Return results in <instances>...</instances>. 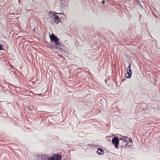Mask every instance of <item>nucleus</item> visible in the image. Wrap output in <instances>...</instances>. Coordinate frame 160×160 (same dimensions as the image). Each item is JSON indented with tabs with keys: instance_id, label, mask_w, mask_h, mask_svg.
I'll return each mask as SVG.
<instances>
[{
	"instance_id": "f257e3e1",
	"label": "nucleus",
	"mask_w": 160,
	"mask_h": 160,
	"mask_svg": "<svg viewBox=\"0 0 160 160\" xmlns=\"http://www.w3.org/2000/svg\"><path fill=\"white\" fill-rule=\"evenodd\" d=\"M49 38L50 39V48L58 49L62 52H67V48L62 42L60 41V39L55 34L52 33L50 35Z\"/></svg>"
},
{
	"instance_id": "f03ea898",
	"label": "nucleus",
	"mask_w": 160,
	"mask_h": 160,
	"mask_svg": "<svg viewBox=\"0 0 160 160\" xmlns=\"http://www.w3.org/2000/svg\"><path fill=\"white\" fill-rule=\"evenodd\" d=\"M49 38L50 39V48L58 49L62 52H67V48L62 42L60 41V39L55 34L52 33L50 35Z\"/></svg>"
},
{
	"instance_id": "7ed1b4c3",
	"label": "nucleus",
	"mask_w": 160,
	"mask_h": 160,
	"mask_svg": "<svg viewBox=\"0 0 160 160\" xmlns=\"http://www.w3.org/2000/svg\"><path fill=\"white\" fill-rule=\"evenodd\" d=\"M48 18L49 22L52 24H53L54 23L58 24L59 22H60L59 18L52 11L49 12Z\"/></svg>"
},
{
	"instance_id": "20e7f679",
	"label": "nucleus",
	"mask_w": 160,
	"mask_h": 160,
	"mask_svg": "<svg viewBox=\"0 0 160 160\" xmlns=\"http://www.w3.org/2000/svg\"><path fill=\"white\" fill-rule=\"evenodd\" d=\"M36 157V160H49V156L48 154H37Z\"/></svg>"
},
{
	"instance_id": "39448f33",
	"label": "nucleus",
	"mask_w": 160,
	"mask_h": 160,
	"mask_svg": "<svg viewBox=\"0 0 160 160\" xmlns=\"http://www.w3.org/2000/svg\"><path fill=\"white\" fill-rule=\"evenodd\" d=\"M112 142L115 147L116 149H118L120 143L118 138L117 137H114L112 139Z\"/></svg>"
},
{
	"instance_id": "423d86ee",
	"label": "nucleus",
	"mask_w": 160,
	"mask_h": 160,
	"mask_svg": "<svg viewBox=\"0 0 160 160\" xmlns=\"http://www.w3.org/2000/svg\"><path fill=\"white\" fill-rule=\"evenodd\" d=\"M129 142L127 140H123L122 142H120L119 143L120 148L122 149V148H125L128 147L131 148L132 145L129 144Z\"/></svg>"
},
{
	"instance_id": "0eeeda50",
	"label": "nucleus",
	"mask_w": 160,
	"mask_h": 160,
	"mask_svg": "<svg viewBox=\"0 0 160 160\" xmlns=\"http://www.w3.org/2000/svg\"><path fill=\"white\" fill-rule=\"evenodd\" d=\"M62 155L58 154H55L49 157V160H61L62 158Z\"/></svg>"
},
{
	"instance_id": "6e6552de",
	"label": "nucleus",
	"mask_w": 160,
	"mask_h": 160,
	"mask_svg": "<svg viewBox=\"0 0 160 160\" xmlns=\"http://www.w3.org/2000/svg\"><path fill=\"white\" fill-rule=\"evenodd\" d=\"M68 2L66 1H60L59 5L61 9H64L67 7Z\"/></svg>"
},
{
	"instance_id": "1a4fd4ad",
	"label": "nucleus",
	"mask_w": 160,
	"mask_h": 160,
	"mask_svg": "<svg viewBox=\"0 0 160 160\" xmlns=\"http://www.w3.org/2000/svg\"><path fill=\"white\" fill-rule=\"evenodd\" d=\"M97 152L98 154L100 155H102L104 154V150L103 149L98 148L97 151Z\"/></svg>"
},
{
	"instance_id": "9d476101",
	"label": "nucleus",
	"mask_w": 160,
	"mask_h": 160,
	"mask_svg": "<svg viewBox=\"0 0 160 160\" xmlns=\"http://www.w3.org/2000/svg\"><path fill=\"white\" fill-rule=\"evenodd\" d=\"M128 66L127 68V71H128L131 73H132V70L131 69V62H129L128 63Z\"/></svg>"
},
{
	"instance_id": "9b49d317",
	"label": "nucleus",
	"mask_w": 160,
	"mask_h": 160,
	"mask_svg": "<svg viewBox=\"0 0 160 160\" xmlns=\"http://www.w3.org/2000/svg\"><path fill=\"white\" fill-rule=\"evenodd\" d=\"M88 146H89V147L91 148L94 149L96 148H97L98 147V145H93V144H88Z\"/></svg>"
},
{
	"instance_id": "f8f14e48",
	"label": "nucleus",
	"mask_w": 160,
	"mask_h": 160,
	"mask_svg": "<svg viewBox=\"0 0 160 160\" xmlns=\"http://www.w3.org/2000/svg\"><path fill=\"white\" fill-rule=\"evenodd\" d=\"M79 104L81 105L84 108L85 106H87V103L85 102H84L82 101L80 102Z\"/></svg>"
},
{
	"instance_id": "ddd939ff",
	"label": "nucleus",
	"mask_w": 160,
	"mask_h": 160,
	"mask_svg": "<svg viewBox=\"0 0 160 160\" xmlns=\"http://www.w3.org/2000/svg\"><path fill=\"white\" fill-rule=\"evenodd\" d=\"M127 74L128 75V76H127L126 75V77L128 78H130L132 76V73H131L130 72H128V71H127Z\"/></svg>"
},
{
	"instance_id": "4468645a",
	"label": "nucleus",
	"mask_w": 160,
	"mask_h": 160,
	"mask_svg": "<svg viewBox=\"0 0 160 160\" xmlns=\"http://www.w3.org/2000/svg\"><path fill=\"white\" fill-rule=\"evenodd\" d=\"M25 110L27 111H32L33 110L32 108L31 107H27L25 108Z\"/></svg>"
},
{
	"instance_id": "2eb2a0df",
	"label": "nucleus",
	"mask_w": 160,
	"mask_h": 160,
	"mask_svg": "<svg viewBox=\"0 0 160 160\" xmlns=\"http://www.w3.org/2000/svg\"><path fill=\"white\" fill-rule=\"evenodd\" d=\"M57 13L58 14H59L62 15H63V16L62 17H61V18L63 19H64L66 18V16L65 14L63 12H62L61 13Z\"/></svg>"
},
{
	"instance_id": "dca6fc26",
	"label": "nucleus",
	"mask_w": 160,
	"mask_h": 160,
	"mask_svg": "<svg viewBox=\"0 0 160 160\" xmlns=\"http://www.w3.org/2000/svg\"><path fill=\"white\" fill-rule=\"evenodd\" d=\"M1 50H4L3 45L2 44H0V51Z\"/></svg>"
},
{
	"instance_id": "f3484780",
	"label": "nucleus",
	"mask_w": 160,
	"mask_h": 160,
	"mask_svg": "<svg viewBox=\"0 0 160 160\" xmlns=\"http://www.w3.org/2000/svg\"><path fill=\"white\" fill-rule=\"evenodd\" d=\"M128 142H129L130 143L132 144V140L131 138H129L128 139ZM131 145H132V144Z\"/></svg>"
},
{
	"instance_id": "a211bd4d",
	"label": "nucleus",
	"mask_w": 160,
	"mask_h": 160,
	"mask_svg": "<svg viewBox=\"0 0 160 160\" xmlns=\"http://www.w3.org/2000/svg\"><path fill=\"white\" fill-rule=\"evenodd\" d=\"M125 140L124 139H123V137L122 138H120L119 139V142H120H120H122L123 140Z\"/></svg>"
},
{
	"instance_id": "6ab92c4d",
	"label": "nucleus",
	"mask_w": 160,
	"mask_h": 160,
	"mask_svg": "<svg viewBox=\"0 0 160 160\" xmlns=\"http://www.w3.org/2000/svg\"><path fill=\"white\" fill-rule=\"evenodd\" d=\"M106 139L108 140V141H110V138L109 137H108V136H107V137H106Z\"/></svg>"
},
{
	"instance_id": "aec40b11",
	"label": "nucleus",
	"mask_w": 160,
	"mask_h": 160,
	"mask_svg": "<svg viewBox=\"0 0 160 160\" xmlns=\"http://www.w3.org/2000/svg\"><path fill=\"white\" fill-rule=\"evenodd\" d=\"M149 72H147L146 73V76L147 77V78H148V76L150 77V75L148 73Z\"/></svg>"
},
{
	"instance_id": "412c9836",
	"label": "nucleus",
	"mask_w": 160,
	"mask_h": 160,
	"mask_svg": "<svg viewBox=\"0 0 160 160\" xmlns=\"http://www.w3.org/2000/svg\"><path fill=\"white\" fill-rule=\"evenodd\" d=\"M138 1V3H137V4H139L140 5L141 8H143V7H142V5L141 4V3H140V2H139V1Z\"/></svg>"
},
{
	"instance_id": "4be33fe9",
	"label": "nucleus",
	"mask_w": 160,
	"mask_h": 160,
	"mask_svg": "<svg viewBox=\"0 0 160 160\" xmlns=\"http://www.w3.org/2000/svg\"><path fill=\"white\" fill-rule=\"evenodd\" d=\"M106 1H102V4L104 6V4L105 3Z\"/></svg>"
},
{
	"instance_id": "5701e85b",
	"label": "nucleus",
	"mask_w": 160,
	"mask_h": 160,
	"mask_svg": "<svg viewBox=\"0 0 160 160\" xmlns=\"http://www.w3.org/2000/svg\"><path fill=\"white\" fill-rule=\"evenodd\" d=\"M10 66L11 68L13 69H14V68L13 67V66L12 65L10 64Z\"/></svg>"
},
{
	"instance_id": "b1692460",
	"label": "nucleus",
	"mask_w": 160,
	"mask_h": 160,
	"mask_svg": "<svg viewBox=\"0 0 160 160\" xmlns=\"http://www.w3.org/2000/svg\"><path fill=\"white\" fill-rule=\"evenodd\" d=\"M123 138H125V139H127L128 138V137H126V136H124L123 137Z\"/></svg>"
},
{
	"instance_id": "393cba45",
	"label": "nucleus",
	"mask_w": 160,
	"mask_h": 160,
	"mask_svg": "<svg viewBox=\"0 0 160 160\" xmlns=\"http://www.w3.org/2000/svg\"><path fill=\"white\" fill-rule=\"evenodd\" d=\"M62 160H70L68 158H64Z\"/></svg>"
},
{
	"instance_id": "a878e982",
	"label": "nucleus",
	"mask_w": 160,
	"mask_h": 160,
	"mask_svg": "<svg viewBox=\"0 0 160 160\" xmlns=\"http://www.w3.org/2000/svg\"><path fill=\"white\" fill-rule=\"evenodd\" d=\"M2 37H3L5 39L6 38V37L3 35L2 36Z\"/></svg>"
},
{
	"instance_id": "bb28decb",
	"label": "nucleus",
	"mask_w": 160,
	"mask_h": 160,
	"mask_svg": "<svg viewBox=\"0 0 160 160\" xmlns=\"http://www.w3.org/2000/svg\"><path fill=\"white\" fill-rule=\"evenodd\" d=\"M108 137H110V138H112V136H108Z\"/></svg>"
},
{
	"instance_id": "cd10ccee",
	"label": "nucleus",
	"mask_w": 160,
	"mask_h": 160,
	"mask_svg": "<svg viewBox=\"0 0 160 160\" xmlns=\"http://www.w3.org/2000/svg\"><path fill=\"white\" fill-rule=\"evenodd\" d=\"M19 1V0H18V2L20 4V1Z\"/></svg>"
},
{
	"instance_id": "c85d7f7f",
	"label": "nucleus",
	"mask_w": 160,
	"mask_h": 160,
	"mask_svg": "<svg viewBox=\"0 0 160 160\" xmlns=\"http://www.w3.org/2000/svg\"><path fill=\"white\" fill-rule=\"evenodd\" d=\"M108 1L107 0V2H108Z\"/></svg>"
},
{
	"instance_id": "c756f323",
	"label": "nucleus",
	"mask_w": 160,
	"mask_h": 160,
	"mask_svg": "<svg viewBox=\"0 0 160 160\" xmlns=\"http://www.w3.org/2000/svg\"><path fill=\"white\" fill-rule=\"evenodd\" d=\"M149 8L150 9V8L149 7Z\"/></svg>"
},
{
	"instance_id": "7c9ffc66",
	"label": "nucleus",
	"mask_w": 160,
	"mask_h": 160,
	"mask_svg": "<svg viewBox=\"0 0 160 160\" xmlns=\"http://www.w3.org/2000/svg\"><path fill=\"white\" fill-rule=\"evenodd\" d=\"M141 15H140V17L141 16Z\"/></svg>"
},
{
	"instance_id": "2f4dec72",
	"label": "nucleus",
	"mask_w": 160,
	"mask_h": 160,
	"mask_svg": "<svg viewBox=\"0 0 160 160\" xmlns=\"http://www.w3.org/2000/svg\"><path fill=\"white\" fill-rule=\"evenodd\" d=\"M149 35H150V33L149 32Z\"/></svg>"
}]
</instances>
